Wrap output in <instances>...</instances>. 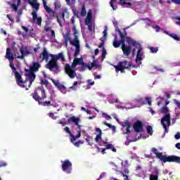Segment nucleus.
<instances>
[{
    "label": "nucleus",
    "instance_id": "nucleus-17",
    "mask_svg": "<svg viewBox=\"0 0 180 180\" xmlns=\"http://www.w3.org/2000/svg\"><path fill=\"white\" fill-rule=\"evenodd\" d=\"M41 65L37 62H32V65L30 66V69H25V71H31L32 72H37L40 70Z\"/></svg>",
    "mask_w": 180,
    "mask_h": 180
},
{
    "label": "nucleus",
    "instance_id": "nucleus-50",
    "mask_svg": "<svg viewBox=\"0 0 180 180\" xmlns=\"http://www.w3.org/2000/svg\"><path fill=\"white\" fill-rule=\"evenodd\" d=\"M103 117H105V119H107V120H110L112 119V117H110V115L103 112Z\"/></svg>",
    "mask_w": 180,
    "mask_h": 180
},
{
    "label": "nucleus",
    "instance_id": "nucleus-33",
    "mask_svg": "<svg viewBox=\"0 0 180 180\" xmlns=\"http://www.w3.org/2000/svg\"><path fill=\"white\" fill-rule=\"evenodd\" d=\"M149 178L150 180H158V172H156V175L150 174Z\"/></svg>",
    "mask_w": 180,
    "mask_h": 180
},
{
    "label": "nucleus",
    "instance_id": "nucleus-26",
    "mask_svg": "<svg viewBox=\"0 0 180 180\" xmlns=\"http://www.w3.org/2000/svg\"><path fill=\"white\" fill-rule=\"evenodd\" d=\"M84 61V59H82V58H75L73 60V64L72 65L74 67H77V65H78V64H82V62Z\"/></svg>",
    "mask_w": 180,
    "mask_h": 180
},
{
    "label": "nucleus",
    "instance_id": "nucleus-58",
    "mask_svg": "<svg viewBox=\"0 0 180 180\" xmlns=\"http://www.w3.org/2000/svg\"><path fill=\"white\" fill-rule=\"evenodd\" d=\"M173 102L175 103V105L178 107V108H180V102L176 100V99H174L173 100Z\"/></svg>",
    "mask_w": 180,
    "mask_h": 180
},
{
    "label": "nucleus",
    "instance_id": "nucleus-9",
    "mask_svg": "<svg viewBox=\"0 0 180 180\" xmlns=\"http://www.w3.org/2000/svg\"><path fill=\"white\" fill-rule=\"evenodd\" d=\"M65 72L68 75L69 78L71 79H74L75 77H77V72L75 69L72 68V66L70 65V64L67 63L65 66Z\"/></svg>",
    "mask_w": 180,
    "mask_h": 180
},
{
    "label": "nucleus",
    "instance_id": "nucleus-2",
    "mask_svg": "<svg viewBox=\"0 0 180 180\" xmlns=\"http://www.w3.org/2000/svg\"><path fill=\"white\" fill-rule=\"evenodd\" d=\"M152 153L156 155V158L160 160L162 162H176V164H180V157L176 155H162V153H160L158 150L155 148H152Z\"/></svg>",
    "mask_w": 180,
    "mask_h": 180
},
{
    "label": "nucleus",
    "instance_id": "nucleus-43",
    "mask_svg": "<svg viewBox=\"0 0 180 180\" xmlns=\"http://www.w3.org/2000/svg\"><path fill=\"white\" fill-rule=\"evenodd\" d=\"M58 124H62V126H65L67 124V120H65V118H62L58 121Z\"/></svg>",
    "mask_w": 180,
    "mask_h": 180
},
{
    "label": "nucleus",
    "instance_id": "nucleus-24",
    "mask_svg": "<svg viewBox=\"0 0 180 180\" xmlns=\"http://www.w3.org/2000/svg\"><path fill=\"white\" fill-rule=\"evenodd\" d=\"M27 79H25V81L23 82V79H22V77H21V84H18L17 83V84L19 86H21V88H25L26 91H27V89H29V86H27Z\"/></svg>",
    "mask_w": 180,
    "mask_h": 180
},
{
    "label": "nucleus",
    "instance_id": "nucleus-62",
    "mask_svg": "<svg viewBox=\"0 0 180 180\" xmlns=\"http://www.w3.org/2000/svg\"><path fill=\"white\" fill-rule=\"evenodd\" d=\"M146 101H147L149 106H151V100L148 97L145 98Z\"/></svg>",
    "mask_w": 180,
    "mask_h": 180
},
{
    "label": "nucleus",
    "instance_id": "nucleus-54",
    "mask_svg": "<svg viewBox=\"0 0 180 180\" xmlns=\"http://www.w3.org/2000/svg\"><path fill=\"white\" fill-rule=\"evenodd\" d=\"M18 4V6H20V4H22L21 0H13V4Z\"/></svg>",
    "mask_w": 180,
    "mask_h": 180
},
{
    "label": "nucleus",
    "instance_id": "nucleus-5",
    "mask_svg": "<svg viewBox=\"0 0 180 180\" xmlns=\"http://www.w3.org/2000/svg\"><path fill=\"white\" fill-rule=\"evenodd\" d=\"M56 56L51 53L49 57H51V60L46 64V68L50 71H53L54 74H58L60 72V66L57 63L58 58Z\"/></svg>",
    "mask_w": 180,
    "mask_h": 180
},
{
    "label": "nucleus",
    "instance_id": "nucleus-10",
    "mask_svg": "<svg viewBox=\"0 0 180 180\" xmlns=\"http://www.w3.org/2000/svg\"><path fill=\"white\" fill-rule=\"evenodd\" d=\"M9 61H10V67L11 68L13 72L15 74L16 83L18 85H20L22 84V75H20V73H19V72L16 71V68H15V65L13 64V60H9Z\"/></svg>",
    "mask_w": 180,
    "mask_h": 180
},
{
    "label": "nucleus",
    "instance_id": "nucleus-3",
    "mask_svg": "<svg viewBox=\"0 0 180 180\" xmlns=\"http://www.w3.org/2000/svg\"><path fill=\"white\" fill-rule=\"evenodd\" d=\"M126 41L128 44H129V46H133V47L138 49L136 61H141V60H143V58H141L143 56V52H141L143 51V48H141V44L140 42H138L137 41L131 39V37H126Z\"/></svg>",
    "mask_w": 180,
    "mask_h": 180
},
{
    "label": "nucleus",
    "instance_id": "nucleus-11",
    "mask_svg": "<svg viewBox=\"0 0 180 180\" xmlns=\"http://www.w3.org/2000/svg\"><path fill=\"white\" fill-rule=\"evenodd\" d=\"M62 170L66 174H71V171H72V163L68 160H65L62 165Z\"/></svg>",
    "mask_w": 180,
    "mask_h": 180
},
{
    "label": "nucleus",
    "instance_id": "nucleus-49",
    "mask_svg": "<svg viewBox=\"0 0 180 180\" xmlns=\"http://www.w3.org/2000/svg\"><path fill=\"white\" fill-rule=\"evenodd\" d=\"M7 165H8V164L6 163V162H5L4 160H0V168L6 167Z\"/></svg>",
    "mask_w": 180,
    "mask_h": 180
},
{
    "label": "nucleus",
    "instance_id": "nucleus-64",
    "mask_svg": "<svg viewBox=\"0 0 180 180\" xmlns=\"http://www.w3.org/2000/svg\"><path fill=\"white\" fill-rule=\"evenodd\" d=\"M175 139H176V140H179V139H180V132H178V133L175 135Z\"/></svg>",
    "mask_w": 180,
    "mask_h": 180
},
{
    "label": "nucleus",
    "instance_id": "nucleus-4",
    "mask_svg": "<svg viewBox=\"0 0 180 180\" xmlns=\"http://www.w3.org/2000/svg\"><path fill=\"white\" fill-rule=\"evenodd\" d=\"M42 2L44 8L46 11V13H48V15H46L48 20H53V19H55L56 18L58 23L60 25V26H62L61 20H60V18H58V15L57 14L56 11H53L51 8L47 6V1H46V0H42Z\"/></svg>",
    "mask_w": 180,
    "mask_h": 180
},
{
    "label": "nucleus",
    "instance_id": "nucleus-55",
    "mask_svg": "<svg viewBox=\"0 0 180 180\" xmlns=\"http://www.w3.org/2000/svg\"><path fill=\"white\" fill-rule=\"evenodd\" d=\"M54 5L55 9H60V8H61V4H60V3L55 2Z\"/></svg>",
    "mask_w": 180,
    "mask_h": 180
},
{
    "label": "nucleus",
    "instance_id": "nucleus-36",
    "mask_svg": "<svg viewBox=\"0 0 180 180\" xmlns=\"http://www.w3.org/2000/svg\"><path fill=\"white\" fill-rule=\"evenodd\" d=\"M106 58V49L103 48L102 49V54H101V60L103 61Z\"/></svg>",
    "mask_w": 180,
    "mask_h": 180
},
{
    "label": "nucleus",
    "instance_id": "nucleus-6",
    "mask_svg": "<svg viewBox=\"0 0 180 180\" xmlns=\"http://www.w3.org/2000/svg\"><path fill=\"white\" fill-rule=\"evenodd\" d=\"M131 67V63L129 60L120 61L117 65H114L116 72H120L123 74L125 70H130Z\"/></svg>",
    "mask_w": 180,
    "mask_h": 180
},
{
    "label": "nucleus",
    "instance_id": "nucleus-28",
    "mask_svg": "<svg viewBox=\"0 0 180 180\" xmlns=\"http://www.w3.org/2000/svg\"><path fill=\"white\" fill-rule=\"evenodd\" d=\"M58 89L62 92V94H67V88L64 84H60L58 86Z\"/></svg>",
    "mask_w": 180,
    "mask_h": 180
},
{
    "label": "nucleus",
    "instance_id": "nucleus-38",
    "mask_svg": "<svg viewBox=\"0 0 180 180\" xmlns=\"http://www.w3.org/2000/svg\"><path fill=\"white\" fill-rule=\"evenodd\" d=\"M56 57L58 58V60H62V61H65V58H64V55L63 53H59L58 55H56Z\"/></svg>",
    "mask_w": 180,
    "mask_h": 180
},
{
    "label": "nucleus",
    "instance_id": "nucleus-42",
    "mask_svg": "<svg viewBox=\"0 0 180 180\" xmlns=\"http://www.w3.org/2000/svg\"><path fill=\"white\" fill-rule=\"evenodd\" d=\"M86 141L87 143H89V144L90 146H92V144H94V143H91V141H93L92 136H86Z\"/></svg>",
    "mask_w": 180,
    "mask_h": 180
},
{
    "label": "nucleus",
    "instance_id": "nucleus-57",
    "mask_svg": "<svg viewBox=\"0 0 180 180\" xmlns=\"http://www.w3.org/2000/svg\"><path fill=\"white\" fill-rule=\"evenodd\" d=\"M87 84L88 85H95V82L94 81H92V79H88L87 80Z\"/></svg>",
    "mask_w": 180,
    "mask_h": 180
},
{
    "label": "nucleus",
    "instance_id": "nucleus-25",
    "mask_svg": "<svg viewBox=\"0 0 180 180\" xmlns=\"http://www.w3.org/2000/svg\"><path fill=\"white\" fill-rule=\"evenodd\" d=\"M75 140H77V139H75V136H73V137H72V138L70 139L71 143H72V144H74V146H75V147H79V145H80V144H84V141H78L77 142H75Z\"/></svg>",
    "mask_w": 180,
    "mask_h": 180
},
{
    "label": "nucleus",
    "instance_id": "nucleus-41",
    "mask_svg": "<svg viewBox=\"0 0 180 180\" xmlns=\"http://www.w3.org/2000/svg\"><path fill=\"white\" fill-rule=\"evenodd\" d=\"M103 124H105V126H107V127H109L110 129H112V130H116V127L115 125H111L110 123L108 122H103Z\"/></svg>",
    "mask_w": 180,
    "mask_h": 180
},
{
    "label": "nucleus",
    "instance_id": "nucleus-46",
    "mask_svg": "<svg viewBox=\"0 0 180 180\" xmlns=\"http://www.w3.org/2000/svg\"><path fill=\"white\" fill-rule=\"evenodd\" d=\"M99 140H102V134H97L96 138H95V141L96 143H98V141H99Z\"/></svg>",
    "mask_w": 180,
    "mask_h": 180
},
{
    "label": "nucleus",
    "instance_id": "nucleus-48",
    "mask_svg": "<svg viewBox=\"0 0 180 180\" xmlns=\"http://www.w3.org/2000/svg\"><path fill=\"white\" fill-rule=\"evenodd\" d=\"M149 49L150 51V53H157V51H158V48L155 47H153V46H150L149 47Z\"/></svg>",
    "mask_w": 180,
    "mask_h": 180
},
{
    "label": "nucleus",
    "instance_id": "nucleus-40",
    "mask_svg": "<svg viewBox=\"0 0 180 180\" xmlns=\"http://www.w3.org/2000/svg\"><path fill=\"white\" fill-rule=\"evenodd\" d=\"M114 2H116V0H111L110 1V5L111 8H112L113 11H116V9H117V6H115V4H113Z\"/></svg>",
    "mask_w": 180,
    "mask_h": 180
},
{
    "label": "nucleus",
    "instance_id": "nucleus-52",
    "mask_svg": "<svg viewBox=\"0 0 180 180\" xmlns=\"http://www.w3.org/2000/svg\"><path fill=\"white\" fill-rule=\"evenodd\" d=\"M72 32H73L74 36H77V34H78V30L75 27V25L73 26Z\"/></svg>",
    "mask_w": 180,
    "mask_h": 180
},
{
    "label": "nucleus",
    "instance_id": "nucleus-39",
    "mask_svg": "<svg viewBox=\"0 0 180 180\" xmlns=\"http://www.w3.org/2000/svg\"><path fill=\"white\" fill-rule=\"evenodd\" d=\"M91 24H92V18L86 17L85 25H91Z\"/></svg>",
    "mask_w": 180,
    "mask_h": 180
},
{
    "label": "nucleus",
    "instance_id": "nucleus-18",
    "mask_svg": "<svg viewBox=\"0 0 180 180\" xmlns=\"http://www.w3.org/2000/svg\"><path fill=\"white\" fill-rule=\"evenodd\" d=\"M5 58H7L9 61H13L15 60V57H13V53L11 51V48L6 49Z\"/></svg>",
    "mask_w": 180,
    "mask_h": 180
},
{
    "label": "nucleus",
    "instance_id": "nucleus-51",
    "mask_svg": "<svg viewBox=\"0 0 180 180\" xmlns=\"http://www.w3.org/2000/svg\"><path fill=\"white\" fill-rule=\"evenodd\" d=\"M79 54V47H76V49L75 51L74 57H77Z\"/></svg>",
    "mask_w": 180,
    "mask_h": 180
},
{
    "label": "nucleus",
    "instance_id": "nucleus-27",
    "mask_svg": "<svg viewBox=\"0 0 180 180\" xmlns=\"http://www.w3.org/2000/svg\"><path fill=\"white\" fill-rule=\"evenodd\" d=\"M7 4L10 5V6L13 8V11L15 12H18V9L19 8V6H18V4L16 5V4H12L11 1H7Z\"/></svg>",
    "mask_w": 180,
    "mask_h": 180
},
{
    "label": "nucleus",
    "instance_id": "nucleus-19",
    "mask_svg": "<svg viewBox=\"0 0 180 180\" xmlns=\"http://www.w3.org/2000/svg\"><path fill=\"white\" fill-rule=\"evenodd\" d=\"M122 127H127L125 134H129L131 131L130 127H131V125H130V122H129V120H126L124 122H122Z\"/></svg>",
    "mask_w": 180,
    "mask_h": 180
},
{
    "label": "nucleus",
    "instance_id": "nucleus-7",
    "mask_svg": "<svg viewBox=\"0 0 180 180\" xmlns=\"http://www.w3.org/2000/svg\"><path fill=\"white\" fill-rule=\"evenodd\" d=\"M27 2L29 5H31V6L34 8L32 13V20L36 22V20L37 19V11H39L40 8V4L37 3V0H27Z\"/></svg>",
    "mask_w": 180,
    "mask_h": 180
},
{
    "label": "nucleus",
    "instance_id": "nucleus-15",
    "mask_svg": "<svg viewBox=\"0 0 180 180\" xmlns=\"http://www.w3.org/2000/svg\"><path fill=\"white\" fill-rule=\"evenodd\" d=\"M133 129L136 133H143V122L141 121L138 120L136 122H134Z\"/></svg>",
    "mask_w": 180,
    "mask_h": 180
},
{
    "label": "nucleus",
    "instance_id": "nucleus-22",
    "mask_svg": "<svg viewBox=\"0 0 180 180\" xmlns=\"http://www.w3.org/2000/svg\"><path fill=\"white\" fill-rule=\"evenodd\" d=\"M68 123H75L76 126H78V123H79V118L75 117V116H72L68 120Z\"/></svg>",
    "mask_w": 180,
    "mask_h": 180
},
{
    "label": "nucleus",
    "instance_id": "nucleus-63",
    "mask_svg": "<svg viewBox=\"0 0 180 180\" xmlns=\"http://www.w3.org/2000/svg\"><path fill=\"white\" fill-rule=\"evenodd\" d=\"M120 5H122V6L126 5V0H120Z\"/></svg>",
    "mask_w": 180,
    "mask_h": 180
},
{
    "label": "nucleus",
    "instance_id": "nucleus-35",
    "mask_svg": "<svg viewBox=\"0 0 180 180\" xmlns=\"http://www.w3.org/2000/svg\"><path fill=\"white\" fill-rule=\"evenodd\" d=\"M169 36L174 40H176V41H180L179 37H178V35H176V34H169Z\"/></svg>",
    "mask_w": 180,
    "mask_h": 180
},
{
    "label": "nucleus",
    "instance_id": "nucleus-23",
    "mask_svg": "<svg viewBox=\"0 0 180 180\" xmlns=\"http://www.w3.org/2000/svg\"><path fill=\"white\" fill-rule=\"evenodd\" d=\"M70 44L72 46H75V47H80L79 46V40L78 39V36L75 35V39L72 41H70Z\"/></svg>",
    "mask_w": 180,
    "mask_h": 180
},
{
    "label": "nucleus",
    "instance_id": "nucleus-14",
    "mask_svg": "<svg viewBox=\"0 0 180 180\" xmlns=\"http://www.w3.org/2000/svg\"><path fill=\"white\" fill-rule=\"evenodd\" d=\"M131 46L133 45H130L129 44L128 46L126 45V42H124V44H123V45H121V49L122 50V53L124 54V56H125L126 57H129V56H130V54H131Z\"/></svg>",
    "mask_w": 180,
    "mask_h": 180
},
{
    "label": "nucleus",
    "instance_id": "nucleus-8",
    "mask_svg": "<svg viewBox=\"0 0 180 180\" xmlns=\"http://www.w3.org/2000/svg\"><path fill=\"white\" fill-rule=\"evenodd\" d=\"M161 124L163 126V129H165V132H168V127L171 126V114H166L161 120Z\"/></svg>",
    "mask_w": 180,
    "mask_h": 180
},
{
    "label": "nucleus",
    "instance_id": "nucleus-31",
    "mask_svg": "<svg viewBox=\"0 0 180 180\" xmlns=\"http://www.w3.org/2000/svg\"><path fill=\"white\" fill-rule=\"evenodd\" d=\"M85 67L87 68L89 70H92V68H94L92 66H89L86 63H82V71L85 70V69H84V68H85Z\"/></svg>",
    "mask_w": 180,
    "mask_h": 180
},
{
    "label": "nucleus",
    "instance_id": "nucleus-1",
    "mask_svg": "<svg viewBox=\"0 0 180 180\" xmlns=\"http://www.w3.org/2000/svg\"><path fill=\"white\" fill-rule=\"evenodd\" d=\"M31 96H32L34 101L38 102L39 105H41V106H53L51 101H42L47 98L46 90H44L43 86H38L34 93L31 94Z\"/></svg>",
    "mask_w": 180,
    "mask_h": 180
},
{
    "label": "nucleus",
    "instance_id": "nucleus-32",
    "mask_svg": "<svg viewBox=\"0 0 180 180\" xmlns=\"http://www.w3.org/2000/svg\"><path fill=\"white\" fill-rule=\"evenodd\" d=\"M63 39L66 41H71V37H70V33H66L65 34L63 35Z\"/></svg>",
    "mask_w": 180,
    "mask_h": 180
},
{
    "label": "nucleus",
    "instance_id": "nucleus-29",
    "mask_svg": "<svg viewBox=\"0 0 180 180\" xmlns=\"http://www.w3.org/2000/svg\"><path fill=\"white\" fill-rule=\"evenodd\" d=\"M168 112H169V110H168V108H167V106H163V107L160 109V113L167 115V113H168Z\"/></svg>",
    "mask_w": 180,
    "mask_h": 180
},
{
    "label": "nucleus",
    "instance_id": "nucleus-37",
    "mask_svg": "<svg viewBox=\"0 0 180 180\" xmlns=\"http://www.w3.org/2000/svg\"><path fill=\"white\" fill-rule=\"evenodd\" d=\"M81 16H86V8H85V5L82 6L81 11Z\"/></svg>",
    "mask_w": 180,
    "mask_h": 180
},
{
    "label": "nucleus",
    "instance_id": "nucleus-53",
    "mask_svg": "<svg viewBox=\"0 0 180 180\" xmlns=\"http://www.w3.org/2000/svg\"><path fill=\"white\" fill-rule=\"evenodd\" d=\"M49 117H51V119H53V120H57V116L54 115V113L50 112L49 114Z\"/></svg>",
    "mask_w": 180,
    "mask_h": 180
},
{
    "label": "nucleus",
    "instance_id": "nucleus-16",
    "mask_svg": "<svg viewBox=\"0 0 180 180\" xmlns=\"http://www.w3.org/2000/svg\"><path fill=\"white\" fill-rule=\"evenodd\" d=\"M51 53H49L47 51V48H44L42 52L41 53L39 58H41V61H49V58H50Z\"/></svg>",
    "mask_w": 180,
    "mask_h": 180
},
{
    "label": "nucleus",
    "instance_id": "nucleus-12",
    "mask_svg": "<svg viewBox=\"0 0 180 180\" xmlns=\"http://www.w3.org/2000/svg\"><path fill=\"white\" fill-rule=\"evenodd\" d=\"M26 72H28V74L25 75V77L27 81L29 82L28 88H30V86H32V84H33L36 79V74H34V72L31 71H26Z\"/></svg>",
    "mask_w": 180,
    "mask_h": 180
},
{
    "label": "nucleus",
    "instance_id": "nucleus-13",
    "mask_svg": "<svg viewBox=\"0 0 180 180\" xmlns=\"http://www.w3.org/2000/svg\"><path fill=\"white\" fill-rule=\"evenodd\" d=\"M114 36V40L112 42V46L113 47H115V49H119V47H120V45L122 44V46H123V44H124V43H126V40H124V39H126V37H120V41H117V35L116 34H113Z\"/></svg>",
    "mask_w": 180,
    "mask_h": 180
},
{
    "label": "nucleus",
    "instance_id": "nucleus-34",
    "mask_svg": "<svg viewBox=\"0 0 180 180\" xmlns=\"http://www.w3.org/2000/svg\"><path fill=\"white\" fill-rule=\"evenodd\" d=\"M146 131L148 134H150V136L153 135V127L148 125L146 127Z\"/></svg>",
    "mask_w": 180,
    "mask_h": 180
},
{
    "label": "nucleus",
    "instance_id": "nucleus-60",
    "mask_svg": "<svg viewBox=\"0 0 180 180\" xmlns=\"http://www.w3.org/2000/svg\"><path fill=\"white\" fill-rule=\"evenodd\" d=\"M41 84H43V85H46V86L49 85V80H47V79L41 80Z\"/></svg>",
    "mask_w": 180,
    "mask_h": 180
},
{
    "label": "nucleus",
    "instance_id": "nucleus-44",
    "mask_svg": "<svg viewBox=\"0 0 180 180\" xmlns=\"http://www.w3.org/2000/svg\"><path fill=\"white\" fill-rule=\"evenodd\" d=\"M135 102H136V103H142V105H146V102H144L143 98H136Z\"/></svg>",
    "mask_w": 180,
    "mask_h": 180
},
{
    "label": "nucleus",
    "instance_id": "nucleus-30",
    "mask_svg": "<svg viewBox=\"0 0 180 180\" xmlns=\"http://www.w3.org/2000/svg\"><path fill=\"white\" fill-rule=\"evenodd\" d=\"M50 80L53 82V85H55V86H56V88H58V86H60L61 85V84H60V81H58V80H55L52 78H51Z\"/></svg>",
    "mask_w": 180,
    "mask_h": 180
},
{
    "label": "nucleus",
    "instance_id": "nucleus-47",
    "mask_svg": "<svg viewBox=\"0 0 180 180\" xmlns=\"http://www.w3.org/2000/svg\"><path fill=\"white\" fill-rule=\"evenodd\" d=\"M36 23L37 25H38V26H41V17H37V19H36Z\"/></svg>",
    "mask_w": 180,
    "mask_h": 180
},
{
    "label": "nucleus",
    "instance_id": "nucleus-20",
    "mask_svg": "<svg viewBox=\"0 0 180 180\" xmlns=\"http://www.w3.org/2000/svg\"><path fill=\"white\" fill-rule=\"evenodd\" d=\"M115 32H117L120 34V37L122 38L125 37L126 39L127 37H127V32H126V28H124V33H123L122 32L119 27H115Z\"/></svg>",
    "mask_w": 180,
    "mask_h": 180
},
{
    "label": "nucleus",
    "instance_id": "nucleus-56",
    "mask_svg": "<svg viewBox=\"0 0 180 180\" xmlns=\"http://www.w3.org/2000/svg\"><path fill=\"white\" fill-rule=\"evenodd\" d=\"M86 18H92V9H89L87 13Z\"/></svg>",
    "mask_w": 180,
    "mask_h": 180
},
{
    "label": "nucleus",
    "instance_id": "nucleus-45",
    "mask_svg": "<svg viewBox=\"0 0 180 180\" xmlns=\"http://www.w3.org/2000/svg\"><path fill=\"white\" fill-rule=\"evenodd\" d=\"M65 131L68 133V134H70V137H73L74 135H72V133H71V131H70V128L68 127H65L64 128Z\"/></svg>",
    "mask_w": 180,
    "mask_h": 180
},
{
    "label": "nucleus",
    "instance_id": "nucleus-61",
    "mask_svg": "<svg viewBox=\"0 0 180 180\" xmlns=\"http://www.w3.org/2000/svg\"><path fill=\"white\" fill-rule=\"evenodd\" d=\"M173 4H175L176 5H180V0H171Z\"/></svg>",
    "mask_w": 180,
    "mask_h": 180
},
{
    "label": "nucleus",
    "instance_id": "nucleus-21",
    "mask_svg": "<svg viewBox=\"0 0 180 180\" xmlns=\"http://www.w3.org/2000/svg\"><path fill=\"white\" fill-rule=\"evenodd\" d=\"M124 163V165H123V162H122L121 165L124 168V175H129L130 172V171H129V162H127V160H125Z\"/></svg>",
    "mask_w": 180,
    "mask_h": 180
},
{
    "label": "nucleus",
    "instance_id": "nucleus-59",
    "mask_svg": "<svg viewBox=\"0 0 180 180\" xmlns=\"http://www.w3.org/2000/svg\"><path fill=\"white\" fill-rule=\"evenodd\" d=\"M105 146H106V147H105V149H106V150H110V149H112V148L113 147V145H112V144H110V143L107 144V145H105Z\"/></svg>",
    "mask_w": 180,
    "mask_h": 180
}]
</instances>
